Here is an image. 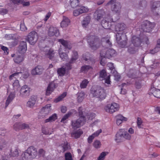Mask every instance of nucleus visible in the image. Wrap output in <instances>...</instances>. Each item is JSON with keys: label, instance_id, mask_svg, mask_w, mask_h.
I'll use <instances>...</instances> for the list:
<instances>
[{"label": "nucleus", "instance_id": "f257e3e1", "mask_svg": "<svg viewBox=\"0 0 160 160\" xmlns=\"http://www.w3.org/2000/svg\"><path fill=\"white\" fill-rule=\"evenodd\" d=\"M116 55V52L113 49L106 47L104 49L102 50L100 52V55L101 57V64L102 66H104L105 65V62H103L102 61L103 58H109Z\"/></svg>", "mask_w": 160, "mask_h": 160}, {"label": "nucleus", "instance_id": "f03ea898", "mask_svg": "<svg viewBox=\"0 0 160 160\" xmlns=\"http://www.w3.org/2000/svg\"><path fill=\"white\" fill-rule=\"evenodd\" d=\"M91 93L93 97L101 100L104 99L107 95L105 90L100 87H92L91 89Z\"/></svg>", "mask_w": 160, "mask_h": 160}, {"label": "nucleus", "instance_id": "7ed1b4c3", "mask_svg": "<svg viewBox=\"0 0 160 160\" xmlns=\"http://www.w3.org/2000/svg\"><path fill=\"white\" fill-rule=\"evenodd\" d=\"M131 136L124 129H120L116 134L115 140L117 142L122 141L125 139L129 140Z\"/></svg>", "mask_w": 160, "mask_h": 160}, {"label": "nucleus", "instance_id": "20e7f679", "mask_svg": "<svg viewBox=\"0 0 160 160\" xmlns=\"http://www.w3.org/2000/svg\"><path fill=\"white\" fill-rule=\"evenodd\" d=\"M140 38L136 36L132 37V43L128 47V51L131 53H134L137 50V47L139 46L141 43Z\"/></svg>", "mask_w": 160, "mask_h": 160}, {"label": "nucleus", "instance_id": "39448f33", "mask_svg": "<svg viewBox=\"0 0 160 160\" xmlns=\"http://www.w3.org/2000/svg\"><path fill=\"white\" fill-rule=\"evenodd\" d=\"M120 108L119 105L115 102L108 104L104 107V110L106 112L110 113H113L118 111Z\"/></svg>", "mask_w": 160, "mask_h": 160}, {"label": "nucleus", "instance_id": "423d86ee", "mask_svg": "<svg viewBox=\"0 0 160 160\" xmlns=\"http://www.w3.org/2000/svg\"><path fill=\"white\" fill-rule=\"evenodd\" d=\"M116 40L118 43L122 48H125L126 46L127 40L126 35L123 32L118 33L116 34Z\"/></svg>", "mask_w": 160, "mask_h": 160}, {"label": "nucleus", "instance_id": "0eeeda50", "mask_svg": "<svg viewBox=\"0 0 160 160\" xmlns=\"http://www.w3.org/2000/svg\"><path fill=\"white\" fill-rule=\"evenodd\" d=\"M116 0H111L107 3V5H111L112 10L114 12L118 13L120 12L121 5L119 2H116Z\"/></svg>", "mask_w": 160, "mask_h": 160}, {"label": "nucleus", "instance_id": "6e6552de", "mask_svg": "<svg viewBox=\"0 0 160 160\" xmlns=\"http://www.w3.org/2000/svg\"><path fill=\"white\" fill-rule=\"evenodd\" d=\"M25 39L30 44L34 45L38 39L37 34L35 31L31 32L29 33Z\"/></svg>", "mask_w": 160, "mask_h": 160}, {"label": "nucleus", "instance_id": "1a4fd4ad", "mask_svg": "<svg viewBox=\"0 0 160 160\" xmlns=\"http://www.w3.org/2000/svg\"><path fill=\"white\" fill-rule=\"evenodd\" d=\"M88 42L92 49L96 50L99 47L98 40L94 36L88 37Z\"/></svg>", "mask_w": 160, "mask_h": 160}, {"label": "nucleus", "instance_id": "9d476101", "mask_svg": "<svg viewBox=\"0 0 160 160\" xmlns=\"http://www.w3.org/2000/svg\"><path fill=\"white\" fill-rule=\"evenodd\" d=\"M43 51L45 52L46 57L54 61L55 59V52L52 48H50L48 47H45L43 49Z\"/></svg>", "mask_w": 160, "mask_h": 160}, {"label": "nucleus", "instance_id": "9b49d317", "mask_svg": "<svg viewBox=\"0 0 160 160\" xmlns=\"http://www.w3.org/2000/svg\"><path fill=\"white\" fill-rule=\"evenodd\" d=\"M85 117L83 116H80L77 120L72 121V126L74 129L80 128L82 125L85 122Z\"/></svg>", "mask_w": 160, "mask_h": 160}, {"label": "nucleus", "instance_id": "f8f14e48", "mask_svg": "<svg viewBox=\"0 0 160 160\" xmlns=\"http://www.w3.org/2000/svg\"><path fill=\"white\" fill-rule=\"evenodd\" d=\"M30 90V88L27 85H23L20 90V96L23 98L27 97L29 95Z\"/></svg>", "mask_w": 160, "mask_h": 160}, {"label": "nucleus", "instance_id": "ddd939ff", "mask_svg": "<svg viewBox=\"0 0 160 160\" xmlns=\"http://www.w3.org/2000/svg\"><path fill=\"white\" fill-rule=\"evenodd\" d=\"M105 12L102 9H98L94 12L93 17L95 19L99 21L104 17L105 15Z\"/></svg>", "mask_w": 160, "mask_h": 160}, {"label": "nucleus", "instance_id": "4468645a", "mask_svg": "<svg viewBox=\"0 0 160 160\" xmlns=\"http://www.w3.org/2000/svg\"><path fill=\"white\" fill-rule=\"evenodd\" d=\"M142 29L144 32H149L153 27V24L148 21H144L142 24Z\"/></svg>", "mask_w": 160, "mask_h": 160}, {"label": "nucleus", "instance_id": "2eb2a0df", "mask_svg": "<svg viewBox=\"0 0 160 160\" xmlns=\"http://www.w3.org/2000/svg\"><path fill=\"white\" fill-rule=\"evenodd\" d=\"M27 151L28 153L32 159L34 158L37 156V150L33 146H31L28 148L27 149Z\"/></svg>", "mask_w": 160, "mask_h": 160}, {"label": "nucleus", "instance_id": "dca6fc26", "mask_svg": "<svg viewBox=\"0 0 160 160\" xmlns=\"http://www.w3.org/2000/svg\"><path fill=\"white\" fill-rule=\"evenodd\" d=\"M71 69V66L69 63L66 64L65 68L62 67L59 68L57 70V73L59 76H62L65 73L66 70H69Z\"/></svg>", "mask_w": 160, "mask_h": 160}, {"label": "nucleus", "instance_id": "f3484780", "mask_svg": "<svg viewBox=\"0 0 160 160\" xmlns=\"http://www.w3.org/2000/svg\"><path fill=\"white\" fill-rule=\"evenodd\" d=\"M51 107V104H48L42 108L41 110L40 113L42 114V117H45L50 112L52 109Z\"/></svg>", "mask_w": 160, "mask_h": 160}, {"label": "nucleus", "instance_id": "a211bd4d", "mask_svg": "<svg viewBox=\"0 0 160 160\" xmlns=\"http://www.w3.org/2000/svg\"><path fill=\"white\" fill-rule=\"evenodd\" d=\"M107 18L102 20L101 22V24L102 27L106 29H108L110 28L111 26V22H113V20L110 17L107 19L108 21H107Z\"/></svg>", "mask_w": 160, "mask_h": 160}, {"label": "nucleus", "instance_id": "6ab92c4d", "mask_svg": "<svg viewBox=\"0 0 160 160\" xmlns=\"http://www.w3.org/2000/svg\"><path fill=\"white\" fill-rule=\"evenodd\" d=\"M37 99V98L36 96H31L27 103V106L30 108H33L36 103Z\"/></svg>", "mask_w": 160, "mask_h": 160}, {"label": "nucleus", "instance_id": "aec40b11", "mask_svg": "<svg viewBox=\"0 0 160 160\" xmlns=\"http://www.w3.org/2000/svg\"><path fill=\"white\" fill-rule=\"evenodd\" d=\"M56 87L57 86L54 82H51L49 83L46 91V95H49Z\"/></svg>", "mask_w": 160, "mask_h": 160}, {"label": "nucleus", "instance_id": "412c9836", "mask_svg": "<svg viewBox=\"0 0 160 160\" xmlns=\"http://www.w3.org/2000/svg\"><path fill=\"white\" fill-rule=\"evenodd\" d=\"M126 28V25L123 23H118L115 27V30L117 33H121L125 32V33H126L127 32L124 30H125Z\"/></svg>", "mask_w": 160, "mask_h": 160}, {"label": "nucleus", "instance_id": "4be33fe9", "mask_svg": "<svg viewBox=\"0 0 160 160\" xmlns=\"http://www.w3.org/2000/svg\"><path fill=\"white\" fill-rule=\"evenodd\" d=\"M48 35L50 36H58L59 34L58 29L56 28L50 27L48 31Z\"/></svg>", "mask_w": 160, "mask_h": 160}, {"label": "nucleus", "instance_id": "5701e85b", "mask_svg": "<svg viewBox=\"0 0 160 160\" xmlns=\"http://www.w3.org/2000/svg\"><path fill=\"white\" fill-rule=\"evenodd\" d=\"M43 70L42 67L40 66H38L35 68H33L31 71L32 74L33 75L40 74Z\"/></svg>", "mask_w": 160, "mask_h": 160}, {"label": "nucleus", "instance_id": "b1692460", "mask_svg": "<svg viewBox=\"0 0 160 160\" xmlns=\"http://www.w3.org/2000/svg\"><path fill=\"white\" fill-rule=\"evenodd\" d=\"M27 50L26 42H22L18 48V51L20 53H24Z\"/></svg>", "mask_w": 160, "mask_h": 160}, {"label": "nucleus", "instance_id": "393cba45", "mask_svg": "<svg viewBox=\"0 0 160 160\" xmlns=\"http://www.w3.org/2000/svg\"><path fill=\"white\" fill-rule=\"evenodd\" d=\"M15 94L14 92H11L10 93L6 101L5 106V108H6L10 103L12 102V100L15 98Z\"/></svg>", "mask_w": 160, "mask_h": 160}, {"label": "nucleus", "instance_id": "a878e982", "mask_svg": "<svg viewBox=\"0 0 160 160\" xmlns=\"http://www.w3.org/2000/svg\"><path fill=\"white\" fill-rule=\"evenodd\" d=\"M150 93L152 94L154 96L158 98H160V90L153 87L150 89Z\"/></svg>", "mask_w": 160, "mask_h": 160}, {"label": "nucleus", "instance_id": "bb28decb", "mask_svg": "<svg viewBox=\"0 0 160 160\" xmlns=\"http://www.w3.org/2000/svg\"><path fill=\"white\" fill-rule=\"evenodd\" d=\"M58 42L65 47V49H70L72 48L70 43L67 41L63 39H59L58 40Z\"/></svg>", "mask_w": 160, "mask_h": 160}, {"label": "nucleus", "instance_id": "cd10ccee", "mask_svg": "<svg viewBox=\"0 0 160 160\" xmlns=\"http://www.w3.org/2000/svg\"><path fill=\"white\" fill-rule=\"evenodd\" d=\"M116 123L117 125H120L123 122L126 121L128 120L127 118L121 115H118L116 116Z\"/></svg>", "mask_w": 160, "mask_h": 160}, {"label": "nucleus", "instance_id": "c85d7f7f", "mask_svg": "<svg viewBox=\"0 0 160 160\" xmlns=\"http://www.w3.org/2000/svg\"><path fill=\"white\" fill-rule=\"evenodd\" d=\"M70 21L69 19L66 17H63V19L61 22V26L64 28L67 27L70 24Z\"/></svg>", "mask_w": 160, "mask_h": 160}, {"label": "nucleus", "instance_id": "c756f323", "mask_svg": "<svg viewBox=\"0 0 160 160\" xmlns=\"http://www.w3.org/2000/svg\"><path fill=\"white\" fill-rule=\"evenodd\" d=\"M20 159L21 160H31L32 159L28 154L27 151V150L23 151L21 155Z\"/></svg>", "mask_w": 160, "mask_h": 160}, {"label": "nucleus", "instance_id": "7c9ffc66", "mask_svg": "<svg viewBox=\"0 0 160 160\" xmlns=\"http://www.w3.org/2000/svg\"><path fill=\"white\" fill-rule=\"evenodd\" d=\"M102 132L101 129H100L96 131L95 133L90 136L88 138V142L89 143H91L92 140L96 137L98 136Z\"/></svg>", "mask_w": 160, "mask_h": 160}, {"label": "nucleus", "instance_id": "2f4dec72", "mask_svg": "<svg viewBox=\"0 0 160 160\" xmlns=\"http://www.w3.org/2000/svg\"><path fill=\"white\" fill-rule=\"evenodd\" d=\"M62 48H60L59 50V54L60 58L63 61H65L68 59V55L65 52H63Z\"/></svg>", "mask_w": 160, "mask_h": 160}, {"label": "nucleus", "instance_id": "473e14b6", "mask_svg": "<svg viewBox=\"0 0 160 160\" xmlns=\"http://www.w3.org/2000/svg\"><path fill=\"white\" fill-rule=\"evenodd\" d=\"M57 115L56 113L53 114L51 116L45 120V122L47 123L48 122H52L54 121L57 119Z\"/></svg>", "mask_w": 160, "mask_h": 160}, {"label": "nucleus", "instance_id": "72a5a7b5", "mask_svg": "<svg viewBox=\"0 0 160 160\" xmlns=\"http://www.w3.org/2000/svg\"><path fill=\"white\" fill-rule=\"evenodd\" d=\"M92 69V67L90 65H84L81 67V71L82 72L86 73L91 71Z\"/></svg>", "mask_w": 160, "mask_h": 160}, {"label": "nucleus", "instance_id": "f704fd0d", "mask_svg": "<svg viewBox=\"0 0 160 160\" xmlns=\"http://www.w3.org/2000/svg\"><path fill=\"white\" fill-rule=\"evenodd\" d=\"M90 17L89 16L85 18L82 22V26L83 27H87L90 23Z\"/></svg>", "mask_w": 160, "mask_h": 160}, {"label": "nucleus", "instance_id": "c9c22d12", "mask_svg": "<svg viewBox=\"0 0 160 160\" xmlns=\"http://www.w3.org/2000/svg\"><path fill=\"white\" fill-rule=\"evenodd\" d=\"M85 96V93L83 92H81L77 94V100L78 102H81L83 100Z\"/></svg>", "mask_w": 160, "mask_h": 160}, {"label": "nucleus", "instance_id": "e433bc0d", "mask_svg": "<svg viewBox=\"0 0 160 160\" xmlns=\"http://www.w3.org/2000/svg\"><path fill=\"white\" fill-rule=\"evenodd\" d=\"M109 37L103 38L102 39V44H106L107 46L110 47L112 45V43L109 40Z\"/></svg>", "mask_w": 160, "mask_h": 160}, {"label": "nucleus", "instance_id": "4c0bfd02", "mask_svg": "<svg viewBox=\"0 0 160 160\" xmlns=\"http://www.w3.org/2000/svg\"><path fill=\"white\" fill-rule=\"evenodd\" d=\"M83 133L82 131L80 129L73 132L71 133V136L72 137H74L76 138H79Z\"/></svg>", "mask_w": 160, "mask_h": 160}, {"label": "nucleus", "instance_id": "58836bf2", "mask_svg": "<svg viewBox=\"0 0 160 160\" xmlns=\"http://www.w3.org/2000/svg\"><path fill=\"white\" fill-rule=\"evenodd\" d=\"M24 60V55L22 54L18 55L14 59V62L16 63H19L22 62Z\"/></svg>", "mask_w": 160, "mask_h": 160}, {"label": "nucleus", "instance_id": "ea45409f", "mask_svg": "<svg viewBox=\"0 0 160 160\" xmlns=\"http://www.w3.org/2000/svg\"><path fill=\"white\" fill-rule=\"evenodd\" d=\"M75 112L74 110H72L68 112V113L65 114L63 117L62 118L61 120V122H64V121L67 119L74 112Z\"/></svg>", "mask_w": 160, "mask_h": 160}, {"label": "nucleus", "instance_id": "a19ab883", "mask_svg": "<svg viewBox=\"0 0 160 160\" xmlns=\"http://www.w3.org/2000/svg\"><path fill=\"white\" fill-rule=\"evenodd\" d=\"M78 58V53L77 52H73V54L71 58L70 62H69L70 64L71 63H73L75 61H76Z\"/></svg>", "mask_w": 160, "mask_h": 160}, {"label": "nucleus", "instance_id": "79ce46f5", "mask_svg": "<svg viewBox=\"0 0 160 160\" xmlns=\"http://www.w3.org/2000/svg\"><path fill=\"white\" fill-rule=\"evenodd\" d=\"M108 76L107 75L106 71L102 70L100 72L99 78L101 80H103L105 79Z\"/></svg>", "mask_w": 160, "mask_h": 160}, {"label": "nucleus", "instance_id": "37998d69", "mask_svg": "<svg viewBox=\"0 0 160 160\" xmlns=\"http://www.w3.org/2000/svg\"><path fill=\"white\" fill-rule=\"evenodd\" d=\"M12 150H11L10 151L11 154H9V155L8 156V158L9 157L12 156L13 157H17L18 155L19 152H18V150L17 148H15L13 150L12 152Z\"/></svg>", "mask_w": 160, "mask_h": 160}, {"label": "nucleus", "instance_id": "c03bdc74", "mask_svg": "<svg viewBox=\"0 0 160 160\" xmlns=\"http://www.w3.org/2000/svg\"><path fill=\"white\" fill-rule=\"evenodd\" d=\"M59 147L62 148V152H65L68 148V145L67 142L65 141L62 143L61 145L59 146Z\"/></svg>", "mask_w": 160, "mask_h": 160}, {"label": "nucleus", "instance_id": "a18cd8bd", "mask_svg": "<svg viewBox=\"0 0 160 160\" xmlns=\"http://www.w3.org/2000/svg\"><path fill=\"white\" fill-rule=\"evenodd\" d=\"M67 95V92H64L60 96H59L57 98L54 100V102H57L60 101L62 100Z\"/></svg>", "mask_w": 160, "mask_h": 160}, {"label": "nucleus", "instance_id": "49530a36", "mask_svg": "<svg viewBox=\"0 0 160 160\" xmlns=\"http://www.w3.org/2000/svg\"><path fill=\"white\" fill-rule=\"evenodd\" d=\"M89 81L88 80L85 79L82 80L80 84V87L81 88H86L88 84Z\"/></svg>", "mask_w": 160, "mask_h": 160}, {"label": "nucleus", "instance_id": "de8ad7c7", "mask_svg": "<svg viewBox=\"0 0 160 160\" xmlns=\"http://www.w3.org/2000/svg\"><path fill=\"white\" fill-rule=\"evenodd\" d=\"M137 123V126L138 128H143V125L142 124V121L140 118H138Z\"/></svg>", "mask_w": 160, "mask_h": 160}, {"label": "nucleus", "instance_id": "09e8293b", "mask_svg": "<svg viewBox=\"0 0 160 160\" xmlns=\"http://www.w3.org/2000/svg\"><path fill=\"white\" fill-rule=\"evenodd\" d=\"M79 10L81 14L83 13L87 12L89 11V9L87 7L84 6H82L79 7Z\"/></svg>", "mask_w": 160, "mask_h": 160}, {"label": "nucleus", "instance_id": "8fccbe9b", "mask_svg": "<svg viewBox=\"0 0 160 160\" xmlns=\"http://www.w3.org/2000/svg\"><path fill=\"white\" fill-rule=\"evenodd\" d=\"M78 0H70V3L72 8H76L78 5Z\"/></svg>", "mask_w": 160, "mask_h": 160}, {"label": "nucleus", "instance_id": "3c124183", "mask_svg": "<svg viewBox=\"0 0 160 160\" xmlns=\"http://www.w3.org/2000/svg\"><path fill=\"white\" fill-rule=\"evenodd\" d=\"M12 85L14 89H18L20 87L19 81L18 80H15L13 83Z\"/></svg>", "mask_w": 160, "mask_h": 160}, {"label": "nucleus", "instance_id": "603ef678", "mask_svg": "<svg viewBox=\"0 0 160 160\" xmlns=\"http://www.w3.org/2000/svg\"><path fill=\"white\" fill-rule=\"evenodd\" d=\"M101 145V144L100 141L97 140L95 141L93 143V146L96 148H99Z\"/></svg>", "mask_w": 160, "mask_h": 160}, {"label": "nucleus", "instance_id": "864d4df0", "mask_svg": "<svg viewBox=\"0 0 160 160\" xmlns=\"http://www.w3.org/2000/svg\"><path fill=\"white\" fill-rule=\"evenodd\" d=\"M22 73L21 72H17L14 73L12 75H10L9 77V80H11L14 79V78H16L20 73Z\"/></svg>", "mask_w": 160, "mask_h": 160}, {"label": "nucleus", "instance_id": "5fc2aeb1", "mask_svg": "<svg viewBox=\"0 0 160 160\" xmlns=\"http://www.w3.org/2000/svg\"><path fill=\"white\" fill-rule=\"evenodd\" d=\"M108 154V152H102L99 155V157L98 158V160H103L106 156Z\"/></svg>", "mask_w": 160, "mask_h": 160}, {"label": "nucleus", "instance_id": "6e6d98bb", "mask_svg": "<svg viewBox=\"0 0 160 160\" xmlns=\"http://www.w3.org/2000/svg\"><path fill=\"white\" fill-rule=\"evenodd\" d=\"M29 127L28 124H25L24 123H22L20 122V126H19V128H17V129H22L25 128H27Z\"/></svg>", "mask_w": 160, "mask_h": 160}, {"label": "nucleus", "instance_id": "4d7b16f0", "mask_svg": "<svg viewBox=\"0 0 160 160\" xmlns=\"http://www.w3.org/2000/svg\"><path fill=\"white\" fill-rule=\"evenodd\" d=\"M110 76L108 75V76L106 78H105L104 80V83L105 84H107L108 85V86H109L111 84V81H110Z\"/></svg>", "mask_w": 160, "mask_h": 160}, {"label": "nucleus", "instance_id": "13d9d810", "mask_svg": "<svg viewBox=\"0 0 160 160\" xmlns=\"http://www.w3.org/2000/svg\"><path fill=\"white\" fill-rule=\"evenodd\" d=\"M22 72L21 73H22V76L24 78H27L29 76L28 72L27 70H25L24 72Z\"/></svg>", "mask_w": 160, "mask_h": 160}, {"label": "nucleus", "instance_id": "bf43d9fd", "mask_svg": "<svg viewBox=\"0 0 160 160\" xmlns=\"http://www.w3.org/2000/svg\"><path fill=\"white\" fill-rule=\"evenodd\" d=\"M66 160H72V158L71 154L70 152L66 153L65 155Z\"/></svg>", "mask_w": 160, "mask_h": 160}, {"label": "nucleus", "instance_id": "052dcab7", "mask_svg": "<svg viewBox=\"0 0 160 160\" xmlns=\"http://www.w3.org/2000/svg\"><path fill=\"white\" fill-rule=\"evenodd\" d=\"M1 49L4 51L5 54H8V48L5 46H3L2 45H0Z\"/></svg>", "mask_w": 160, "mask_h": 160}, {"label": "nucleus", "instance_id": "680f3d73", "mask_svg": "<svg viewBox=\"0 0 160 160\" xmlns=\"http://www.w3.org/2000/svg\"><path fill=\"white\" fill-rule=\"evenodd\" d=\"M5 144L4 140L2 139L0 140V150H2L3 148L4 147Z\"/></svg>", "mask_w": 160, "mask_h": 160}, {"label": "nucleus", "instance_id": "e2e57ef3", "mask_svg": "<svg viewBox=\"0 0 160 160\" xmlns=\"http://www.w3.org/2000/svg\"><path fill=\"white\" fill-rule=\"evenodd\" d=\"M45 152L42 149H40L38 151V154L40 156L44 157L45 155Z\"/></svg>", "mask_w": 160, "mask_h": 160}, {"label": "nucleus", "instance_id": "0e129e2a", "mask_svg": "<svg viewBox=\"0 0 160 160\" xmlns=\"http://www.w3.org/2000/svg\"><path fill=\"white\" fill-rule=\"evenodd\" d=\"M160 5V3L158 2H154L153 3V4L152 5V8L154 9Z\"/></svg>", "mask_w": 160, "mask_h": 160}, {"label": "nucleus", "instance_id": "69168bd1", "mask_svg": "<svg viewBox=\"0 0 160 160\" xmlns=\"http://www.w3.org/2000/svg\"><path fill=\"white\" fill-rule=\"evenodd\" d=\"M79 9L78 8L77 9L75 10L73 12V15L75 16H77L80 14H81L80 12H79Z\"/></svg>", "mask_w": 160, "mask_h": 160}, {"label": "nucleus", "instance_id": "338daca9", "mask_svg": "<svg viewBox=\"0 0 160 160\" xmlns=\"http://www.w3.org/2000/svg\"><path fill=\"white\" fill-rule=\"evenodd\" d=\"M20 29L21 31H25L27 30V28L24 24L22 23L20 25Z\"/></svg>", "mask_w": 160, "mask_h": 160}, {"label": "nucleus", "instance_id": "774afa93", "mask_svg": "<svg viewBox=\"0 0 160 160\" xmlns=\"http://www.w3.org/2000/svg\"><path fill=\"white\" fill-rule=\"evenodd\" d=\"M95 117V113H91L88 116V119L90 120H92Z\"/></svg>", "mask_w": 160, "mask_h": 160}]
</instances>
